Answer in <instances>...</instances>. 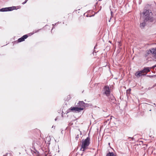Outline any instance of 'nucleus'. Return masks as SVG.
Listing matches in <instances>:
<instances>
[{
    "label": "nucleus",
    "mask_w": 156,
    "mask_h": 156,
    "mask_svg": "<svg viewBox=\"0 0 156 156\" xmlns=\"http://www.w3.org/2000/svg\"><path fill=\"white\" fill-rule=\"evenodd\" d=\"M153 14L151 10H146L144 11L142 13V17L144 19V21L147 22L149 21L152 22L153 20L152 16Z\"/></svg>",
    "instance_id": "obj_1"
},
{
    "label": "nucleus",
    "mask_w": 156,
    "mask_h": 156,
    "mask_svg": "<svg viewBox=\"0 0 156 156\" xmlns=\"http://www.w3.org/2000/svg\"><path fill=\"white\" fill-rule=\"evenodd\" d=\"M90 138L89 137H87L84 140H82L80 150L84 151L90 144Z\"/></svg>",
    "instance_id": "obj_2"
},
{
    "label": "nucleus",
    "mask_w": 156,
    "mask_h": 156,
    "mask_svg": "<svg viewBox=\"0 0 156 156\" xmlns=\"http://www.w3.org/2000/svg\"><path fill=\"white\" fill-rule=\"evenodd\" d=\"M150 71L149 68L145 67L143 70L136 72L135 75L137 77H139L141 76L146 75Z\"/></svg>",
    "instance_id": "obj_3"
},
{
    "label": "nucleus",
    "mask_w": 156,
    "mask_h": 156,
    "mask_svg": "<svg viewBox=\"0 0 156 156\" xmlns=\"http://www.w3.org/2000/svg\"><path fill=\"white\" fill-rule=\"evenodd\" d=\"M151 52L153 54L154 58L156 61V48H152L149 50L147 51V53L148 55Z\"/></svg>",
    "instance_id": "obj_4"
},
{
    "label": "nucleus",
    "mask_w": 156,
    "mask_h": 156,
    "mask_svg": "<svg viewBox=\"0 0 156 156\" xmlns=\"http://www.w3.org/2000/svg\"><path fill=\"white\" fill-rule=\"evenodd\" d=\"M83 108H79L76 107H71L69 109L72 112H80L81 111L83 110Z\"/></svg>",
    "instance_id": "obj_5"
},
{
    "label": "nucleus",
    "mask_w": 156,
    "mask_h": 156,
    "mask_svg": "<svg viewBox=\"0 0 156 156\" xmlns=\"http://www.w3.org/2000/svg\"><path fill=\"white\" fill-rule=\"evenodd\" d=\"M28 37V36L26 34L23 35L21 38L18 39V40L15 41V42L16 43H18L20 42L23 41H25V40L27 39Z\"/></svg>",
    "instance_id": "obj_6"
},
{
    "label": "nucleus",
    "mask_w": 156,
    "mask_h": 156,
    "mask_svg": "<svg viewBox=\"0 0 156 156\" xmlns=\"http://www.w3.org/2000/svg\"><path fill=\"white\" fill-rule=\"evenodd\" d=\"M104 93L107 96H108L110 93L109 87L107 86H105L104 89Z\"/></svg>",
    "instance_id": "obj_7"
},
{
    "label": "nucleus",
    "mask_w": 156,
    "mask_h": 156,
    "mask_svg": "<svg viewBox=\"0 0 156 156\" xmlns=\"http://www.w3.org/2000/svg\"><path fill=\"white\" fill-rule=\"evenodd\" d=\"M15 8V7H9L7 8H5L1 9H0V11L2 12H5V11H11L14 9V8Z\"/></svg>",
    "instance_id": "obj_8"
},
{
    "label": "nucleus",
    "mask_w": 156,
    "mask_h": 156,
    "mask_svg": "<svg viewBox=\"0 0 156 156\" xmlns=\"http://www.w3.org/2000/svg\"><path fill=\"white\" fill-rule=\"evenodd\" d=\"M145 22H146L144 21V22H143L142 23H140V27L142 28H144L146 24Z\"/></svg>",
    "instance_id": "obj_9"
},
{
    "label": "nucleus",
    "mask_w": 156,
    "mask_h": 156,
    "mask_svg": "<svg viewBox=\"0 0 156 156\" xmlns=\"http://www.w3.org/2000/svg\"><path fill=\"white\" fill-rule=\"evenodd\" d=\"M106 156H115V155L113 153L109 152L107 154Z\"/></svg>",
    "instance_id": "obj_10"
},
{
    "label": "nucleus",
    "mask_w": 156,
    "mask_h": 156,
    "mask_svg": "<svg viewBox=\"0 0 156 156\" xmlns=\"http://www.w3.org/2000/svg\"><path fill=\"white\" fill-rule=\"evenodd\" d=\"M131 91V89H129L128 90H126V93L127 94H129L130 93V92Z\"/></svg>",
    "instance_id": "obj_11"
},
{
    "label": "nucleus",
    "mask_w": 156,
    "mask_h": 156,
    "mask_svg": "<svg viewBox=\"0 0 156 156\" xmlns=\"http://www.w3.org/2000/svg\"><path fill=\"white\" fill-rule=\"evenodd\" d=\"M84 103H83V101H79V102L78 103V104H79V105H83V104Z\"/></svg>",
    "instance_id": "obj_12"
},
{
    "label": "nucleus",
    "mask_w": 156,
    "mask_h": 156,
    "mask_svg": "<svg viewBox=\"0 0 156 156\" xmlns=\"http://www.w3.org/2000/svg\"><path fill=\"white\" fill-rule=\"evenodd\" d=\"M79 135L78 134L77 135H76V139L77 140L78 138H79Z\"/></svg>",
    "instance_id": "obj_13"
},
{
    "label": "nucleus",
    "mask_w": 156,
    "mask_h": 156,
    "mask_svg": "<svg viewBox=\"0 0 156 156\" xmlns=\"http://www.w3.org/2000/svg\"><path fill=\"white\" fill-rule=\"evenodd\" d=\"M28 0H26L24 2H23L22 3L23 4H25V3H26V2H27V1H28Z\"/></svg>",
    "instance_id": "obj_14"
},
{
    "label": "nucleus",
    "mask_w": 156,
    "mask_h": 156,
    "mask_svg": "<svg viewBox=\"0 0 156 156\" xmlns=\"http://www.w3.org/2000/svg\"><path fill=\"white\" fill-rule=\"evenodd\" d=\"M57 118H56L55 119V121H56L57 120Z\"/></svg>",
    "instance_id": "obj_15"
},
{
    "label": "nucleus",
    "mask_w": 156,
    "mask_h": 156,
    "mask_svg": "<svg viewBox=\"0 0 156 156\" xmlns=\"http://www.w3.org/2000/svg\"><path fill=\"white\" fill-rule=\"evenodd\" d=\"M80 134H82V133H81V132H80Z\"/></svg>",
    "instance_id": "obj_16"
},
{
    "label": "nucleus",
    "mask_w": 156,
    "mask_h": 156,
    "mask_svg": "<svg viewBox=\"0 0 156 156\" xmlns=\"http://www.w3.org/2000/svg\"><path fill=\"white\" fill-rule=\"evenodd\" d=\"M101 0H99V1H101Z\"/></svg>",
    "instance_id": "obj_17"
}]
</instances>
